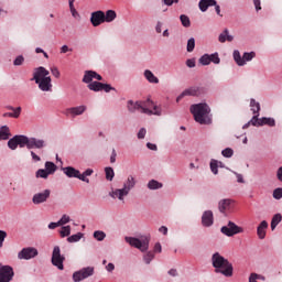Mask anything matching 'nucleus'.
<instances>
[{
    "label": "nucleus",
    "instance_id": "nucleus-1",
    "mask_svg": "<svg viewBox=\"0 0 282 282\" xmlns=\"http://www.w3.org/2000/svg\"><path fill=\"white\" fill-rule=\"evenodd\" d=\"M212 265L215 274H221V276H225L226 279H230L232 274H235V268L230 261L224 258V256H220L219 252H215L212 256Z\"/></svg>",
    "mask_w": 282,
    "mask_h": 282
},
{
    "label": "nucleus",
    "instance_id": "nucleus-2",
    "mask_svg": "<svg viewBox=\"0 0 282 282\" xmlns=\"http://www.w3.org/2000/svg\"><path fill=\"white\" fill-rule=\"evenodd\" d=\"M191 113L194 116L195 122L198 124H212L210 106L206 102L194 104L189 107Z\"/></svg>",
    "mask_w": 282,
    "mask_h": 282
},
{
    "label": "nucleus",
    "instance_id": "nucleus-3",
    "mask_svg": "<svg viewBox=\"0 0 282 282\" xmlns=\"http://www.w3.org/2000/svg\"><path fill=\"white\" fill-rule=\"evenodd\" d=\"M32 80L39 86L41 91H52V77L50 76V70L45 67L40 66L34 69Z\"/></svg>",
    "mask_w": 282,
    "mask_h": 282
},
{
    "label": "nucleus",
    "instance_id": "nucleus-4",
    "mask_svg": "<svg viewBox=\"0 0 282 282\" xmlns=\"http://www.w3.org/2000/svg\"><path fill=\"white\" fill-rule=\"evenodd\" d=\"M62 171L66 177H75L76 180H80V182H85L89 184V178L94 175V171L91 169H87L83 173L79 170L75 169L74 166H66L62 167Z\"/></svg>",
    "mask_w": 282,
    "mask_h": 282
},
{
    "label": "nucleus",
    "instance_id": "nucleus-5",
    "mask_svg": "<svg viewBox=\"0 0 282 282\" xmlns=\"http://www.w3.org/2000/svg\"><path fill=\"white\" fill-rule=\"evenodd\" d=\"M126 243H129L132 248H137L140 252H147L149 250V243L151 242V237L149 236H141L140 238L135 237H126Z\"/></svg>",
    "mask_w": 282,
    "mask_h": 282
},
{
    "label": "nucleus",
    "instance_id": "nucleus-6",
    "mask_svg": "<svg viewBox=\"0 0 282 282\" xmlns=\"http://www.w3.org/2000/svg\"><path fill=\"white\" fill-rule=\"evenodd\" d=\"M232 56L238 67H243L247 63H250V61H252V58L257 56V53H254L253 51L249 53L245 52L243 55L241 56V53L239 52V50H235L232 53Z\"/></svg>",
    "mask_w": 282,
    "mask_h": 282
},
{
    "label": "nucleus",
    "instance_id": "nucleus-7",
    "mask_svg": "<svg viewBox=\"0 0 282 282\" xmlns=\"http://www.w3.org/2000/svg\"><path fill=\"white\" fill-rule=\"evenodd\" d=\"M151 105H153V101L150 99H147L145 101H133L130 99L127 101V109L130 113H135L137 111L144 113V109Z\"/></svg>",
    "mask_w": 282,
    "mask_h": 282
},
{
    "label": "nucleus",
    "instance_id": "nucleus-8",
    "mask_svg": "<svg viewBox=\"0 0 282 282\" xmlns=\"http://www.w3.org/2000/svg\"><path fill=\"white\" fill-rule=\"evenodd\" d=\"M24 142L26 149L29 150L37 149V151H43V149L47 148V141L45 139H39L36 137L29 138L28 135H25Z\"/></svg>",
    "mask_w": 282,
    "mask_h": 282
},
{
    "label": "nucleus",
    "instance_id": "nucleus-9",
    "mask_svg": "<svg viewBox=\"0 0 282 282\" xmlns=\"http://www.w3.org/2000/svg\"><path fill=\"white\" fill-rule=\"evenodd\" d=\"M95 268L86 267L73 273V281L80 282L85 281V279H89V276H94Z\"/></svg>",
    "mask_w": 282,
    "mask_h": 282
},
{
    "label": "nucleus",
    "instance_id": "nucleus-10",
    "mask_svg": "<svg viewBox=\"0 0 282 282\" xmlns=\"http://www.w3.org/2000/svg\"><path fill=\"white\" fill-rule=\"evenodd\" d=\"M220 232L226 237H235V235H241L243 232V228L237 226V224L232 221H228L227 226H223Z\"/></svg>",
    "mask_w": 282,
    "mask_h": 282
},
{
    "label": "nucleus",
    "instance_id": "nucleus-11",
    "mask_svg": "<svg viewBox=\"0 0 282 282\" xmlns=\"http://www.w3.org/2000/svg\"><path fill=\"white\" fill-rule=\"evenodd\" d=\"M52 264L57 268V270H64V261H65V256L61 254V247L55 246L52 252Z\"/></svg>",
    "mask_w": 282,
    "mask_h": 282
},
{
    "label": "nucleus",
    "instance_id": "nucleus-12",
    "mask_svg": "<svg viewBox=\"0 0 282 282\" xmlns=\"http://www.w3.org/2000/svg\"><path fill=\"white\" fill-rule=\"evenodd\" d=\"M35 257H39V249L34 247H25L18 253L20 261H30V259H35Z\"/></svg>",
    "mask_w": 282,
    "mask_h": 282
},
{
    "label": "nucleus",
    "instance_id": "nucleus-13",
    "mask_svg": "<svg viewBox=\"0 0 282 282\" xmlns=\"http://www.w3.org/2000/svg\"><path fill=\"white\" fill-rule=\"evenodd\" d=\"M8 147L11 151H17V149L25 148V135L17 134L13 138L9 139Z\"/></svg>",
    "mask_w": 282,
    "mask_h": 282
},
{
    "label": "nucleus",
    "instance_id": "nucleus-14",
    "mask_svg": "<svg viewBox=\"0 0 282 282\" xmlns=\"http://www.w3.org/2000/svg\"><path fill=\"white\" fill-rule=\"evenodd\" d=\"M88 89H90V91H105L106 94H109V91H116V88L111 85L102 84L100 82L90 83L88 85Z\"/></svg>",
    "mask_w": 282,
    "mask_h": 282
},
{
    "label": "nucleus",
    "instance_id": "nucleus-15",
    "mask_svg": "<svg viewBox=\"0 0 282 282\" xmlns=\"http://www.w3.org/2000/svg\"><path fill=\"white\" fill-rule=\"evenodd\" d=\"M12 279H14V269L0 264V282H10Z\"/></svg>",
    "mask_w": 282,
    "mask_h": 282
},
{
    "label": "nucleus",
    "instance_id": "nucleus-16",
    "mask_svg": "<svg viewBox=\"0 0 282 282\" xmlns=\"http://www.w3.org/2000/svg\"><path fill=\"white\" fill-rule=\"evenodd\" d=\"M52 195V191L44 189L42 192L35 193L32 197V203L35 204V206H39L40 204H45L50 199V196Z\"/></svg>",
    "mask_w": 282,
    "mask_h": 282
},
{
    "label": "nucleus",
    "instance_id": "nucleus-17",
    "mask_svg": "<svg viewBox=\"0 0 282 282\" xmlns=\"http://www.w3.org/2000/svg\"><path fill=\"white\" fill-rule=\"evenodd\" d=\"M109 197H111V199H118L119 202H121V204H124V197H128V192L123 189V187L121 188H112L109 192Z\"/></svg>",
    "mask_w": 282,
    "mask_h": 282
},
{
    "label": "nucleus",
    "instance_id": "nucleus-18",
    "mask_svg": "<svg viewBox=\"0 0 282 282\" xmlns=\"http://www.w3.org/2000/svg\"><path fill=\"white\" fill-rule=\"evenodd\" d=\"M87 111V106L80 105L77 107H70L65 110V116H69L70 118H76L77 116H83Z\"/></svg>",
    "mask_w": 282,
    "mask_h": 282
},
{
    "label": "nucleus",
    "instance_id": "nucleus-19",
    "mask_svg": "<svg viewBox=\"0 0 282 282\" xmlns=\"http://www.w3.org/2000/svg\"><path fill=\"white\" fill-rule=\"evenodd\" d=\"M90 23L94 28H98V25H102L105 23V12L104 11H95L90 14Z\"/></svg>",
    "mask_w": 282,
    "mask_h": 282
},
{
    "label": "nucleus",
    "instance_id": "nucleus-20",
    "mask_svg": "<svg viewBox=\"0 0 282 282\" xmlns=\"http://www.w3.org/2000/svg\"><path fill=\"white\" fill-rule=\"evenodd\" d=\"M102 80V76L98 74L96 70H85L84 72V77H83V83L86 85L91 84V80Z\"/></svg>",
    "mask_w": 282,
    "mask_h": 282
},
{
    "label": "nucleus",
    "instance_id": "nucleus-21",
    "mask_svg": "<svg viewBox=\"0 0 282 282\" xmlns=\"http://www.w3.org/2000/svg\"><path fill=\"white\" fill-rule=\"evenodd\" d=\"M213 224H215L213 210H205L202 215V226H204V228H210Z\"/></svg>",
    "mask_w": 282,
    "mask_h": 282
},
{
    "label": "nucleus",
    "instance_id": "nucleus-22",
    "mask_svg": "<svg viewBox=\"0 0 282 282\" xmlns=\"http://www.w3.org/2000/svg\"><path fill=\"white\" fill-rule=\"evenodd\" d=\"M138 181L133 177V175H129L127 180L123 182L122 187L124 191L128 192V195L135 188Z\"/></svg>",
    "mask_w": 282,
    "mask_h": 282
},
{
    "label": "nucleus",
    "instance_id": "nucleus-23",
    "mask_svg": "<svg viewBox=\"0 0 282 282\" xmlns=\"http://www.w3.org/2000/svg\"><path fill=\"white\" fill-rule=\"evenodd\" d=\"M143 113L145 116H162V108L152 104L150 107L143 109Z\"/></svg>",
    "mask_w": 282,
    "mask_h": 282
},
{
    "label": "nucleus",
    "instance_id": "nucleus-24",
    "mask_svg": "<svg viewBox=\"0 0 282 282\" xmlns=\"http://www.w3.org/2000/svg\"><path fill=\"white\" fill-rule=\"evenodd\" d=\"M143 76L151 85H158L160 83V78H158V76H155L151 69H145L143 72Z\"/></svg>",
    "mask_w": 282,
    "mask_h": 282
},
{
    "label": "nucleus",
    "instance_id": "nucleus-25",
    "mask_svg": "<svg viewBox=\"0 0 282 282\" xmlns=\"http://www.w3.org/2000/svg\"><path fill=\"white\" fill-rule=\"evenodd\" d=\"M232 204V200L230 198H224L218 202V210L223 215H225L226 210H230V205Z\"/></svg>",
    "mask_w": 282,
    "mask_h": 282
},
{
    "label": "nucleus",
    "instance_id": "nucleus-26",
    "mask_svg": "<svg viewBox=\"0 0 282 282\" xmlns=\"http://www.w3.org/2000/svg\"><path fill=\"white\" fill-rule=\"evenodd\" d=\"M268 230V221L267 220H262L259 226L257 227V236L258 239H265V235Z\"/></svg>",
    "mask_w": 282,
    "mask_h": 282
},
{
    "label": "nucleus",
    "instance_id": "nucleus-27",
    "mask_svg": "<svg viewBox=\"0 0 282 282\" xmlns=\"http://www.w3.org/2000/svg\"><path fill=\"white\" fill-rule=\"evenodd\" d=\"M213 6H217V0H200L198 3L200 12H206Z\"/></svg>",
    "mask_w": 282,
    "mask_h": 282
},
{
    "label": "nucleus",
    "instance_id": "nucleus-28",
    "mask_svg": "<svg viewBox=\"0 0 282 282\" xmlns=\"http://www.w3.org/2000/svg\"><path fill=\"white\" fill-rule=\"evenodd\" d=\"M218 41L219 43H226V41L232 43V41H235V36L230 35V31H228V29H225L224 32L219 34Z\"/></svg>",
    "mask_w": 282,
    "mask_h": 282
},
{
    "label": "nucleus",
    "instance_id": "nucleus-29",
    "mask_svg": "<svg viewBox=\"0 0 282 282\" xmlns=\"http://www.w3.org/2000/svg\"><path fill=\"white\" fill-rule=\"evenodd\" d=\"M265 124H267V127H276V120H274V118H272V117L260 118L259 127H263Z\"/></svg>",
    "mask_w": 282,
    "mask_h": 282
},
{
    "label": "nucleus",
    "instance_id": "nucleus-30",
    "mask_svg": "<svg viewBox=\"0 0 282 282\" xmlns=\"http://www.w3.org/2000/svg\"><path fill=\"white\" fill-rule=\"evenodd\" d=\"M197 88H187L185 89L182 95L176 97V102H180L182 98H185V96H195L197 94Z\"/></svg>",
    "mask_w": 282,
    "mask_h": 282
},
{
    "label": "nucleus",
    "instance_id": "nucleus-31",
    "mask_svg": "<svg viewBox=\"0 0 282 282\" xmlns=\"http://www.w3.org/2000/svg\"><path fill=\"white\" fill-rule=\"evenodd\" d=\"M117 17L116 11L108 10L106 13H104V21L105 23H112V21H116Z\"/></svg>",
    "mask_w": 282,
    "mask_h": 282
},
{
    "label": "nucleus",
    "instance_id": "nucleus-32",
    "mask_svg": "<svg viewBox=\"0 0 282 282\" xmlns=\"http://www.w3.org/2000/svg\"><path fill=\"white\" fill-rule=\"evenodd\" d=\"M12 134L10 133V128L8 126H2L0 128V141L1 140H10V137Z\"/></svg>",
    "mask_w": 282,
    "mask_h": 282
},
{
    "label": "nucleus",
    "instance_id": "nucleus-33",
    "mask_svg": "<svg viewBox=\"0 0 282 282\" xmlns=\"http://www.w3.org/2000/svg\"><path fill=\"white\" fill-rule=\"evenodd\" d=\"M281 221H282V215L281 214L273 215V217L271 219V230L272 231L276 230V226H279V224H281Z\"/></svg>",
    "mask_w": 282,
    "mask_h": 282
},
{
    "label": "nucleus",
    "instance_id": "nucleus-34",
    "mask_svg": "<svg viewBox=\"0 0 282 282\" xmlns=\"http://www.w3.org/2000/svg\"><path fill=\"white\" fill-rule=\"evenodd\" d=\"M250 109L253 113V116H259V111H261V104H259L257 100L251 99L250 100Z\"/></svg>",
    "mask_w": 282,
    "mask_h": 282
},
{
    "label": "nucleus",
    "instance_id": "nucleus-35",
    "mask_svg": "<svg viewBox=\"0 0 282 282\" xmlns=\"http://www.w3.org/2000/svg\"><path fill=\"white\" fill-rule=\"evenodd\" d=\"M164 185L156 180H151L148 182V188L149 191H160Z\"/></svg>",
    "mask_w": 282,
    "mask_h": 282
},
{
    "label": "nucleus",
    "instance_id": "nucleus-36",
    "mask_svg": "<svg viewBox=\"0 0 282 282\" xmlns=\"http://www.w3.org/2000/svg\"><path fill=\"white\" fill-rule=\"evenodd\" d=\"M261 119H259V115H253V117L251 118V120L247 123L243 124L242 129H248V127H250V124H252V127H260L259 126V121Z\"/></svg>",
    "mask_w": 282,
    "mask_h": 282
},
{
    "label": "nucleus",
    "instance_id": "nucleus-37",
    "mask_svg": "<svg viewBox=\"0 0 282 282\" xmlns=\"http://www.w3.org/2000/svg\"><path fill=\"white\" fill-rule=\"evenodd\" d=\"M56 164L54 162L47 161L45 162V169L48 175H54L56 173Z\"/></svg>",
    "mask_w": 282,
    "mask_h": 282
},
{
    "label": "nucleus",
    "instance_id": "nucleus-38",
    "mask_svg": "<svg viewBox=\"0 0 282 282\" xmlns=\"http://www.w3.org/2000/svg\"><path fill=\"white\" fill-rule=\"evenodd\" d=\"M219 164H221V162H219L215 159L210 160L209 166H210V171H212V173H214V175H217L219 173V170H218Z\"/></svg>",
    "mask_w": 282,
    "mask_h": 282
},
{
    "label": "nucleus",
    "instance_id": "nucleus-39",
    "mask_svg": "<svg viewBox=\"0 0 282 282\" xmlns=\"http://www.w3.org/2000/svg\"><path fill=\"white\" fill-rule=\"evenodd\" d=\"M21 107H18L14 110H12L13 112L3 113V118H19L21 116Z\"/></svg>",
    "mask_w": 282,
    "mask_h": 282
},
{
    "label": "nucleus",
    "instance_id": "nucleus-40",
    "mask_svg": "<svg viewBox=\"0 0 282 282\" xmlns=\"http://www.w3.org/2000/svg\"><path fill=\"white\" fill-rule=\"evenodd\" d=\"M84 237L83 232H77L67 238L68 243H78Z\"/></svg>",
    "mask_w": 282,
    "mask_h": 282
},
{
    "label": "nucleus",
    "instance_id": "nucleus-41",
    "mask_svg": "<svg viewBox=\"0 0 282 282\" xmlns=\"http://www.w3.org/2000/svg\"><path fill=\"white\" fill-rule=\"evenodd\" d=\"M93 237L96 239V241H105L107 234H105L102 230H96L94 231Z\"/></svg>",
    "mask_w": 282,
    "mask_h": 282
},
{
    "label": "nucleus",
    "instance_id": "nucleus-42",
    "mask_svg": "<svg viewBox=\"0 0 282 282\" xmlns=\"http://www.w3.org/2000/svg\"><path fill=\"white\" fill-rule=\"evenodd\" d=\"M155 259V253H153V251H148L144 256H143V261L147 265H149L151 263V261H153Z\"/></svg>",
    "mask_w": 282,
    "mask_h": 282
},
{
    "label": "nucleus",
    "instance_id": "nucleus-43",
    "mask_svg": "<svg viewBox=\"0 0 282 282\" xmlns=\"http://www.w3.org/2000/svg\"><path fill=\"white\" fill-rule=\"evenodd\" d=\"M105 173H106V180H108V182H113V177H116L113 167H106Z\"/></svg>",
    "mask_w": 282,
    "mask_h": 282
},
{
    "label": "nucleus",
    "instance_id": "nucleus-44",
    "mask_svg": "<svg viewBox=\"0 0 282 282\" xmlns=\"http://www.w3.org/2000/svg\"><path fill=\"white\" fill-rule=\"evenodd\" d=\"M59 235L62 238L69 237V235H72V227L63 226L59 230Z\"/></svg>",
    "mask_w": 282,
    "mask_h": 282
},
{
    "label": "nucleus",
    "instance_id": "nucleus-45",
    "mask_svg": "<svg viewBox=\"0 0 282 282\" xmlns=\"http://www.w3.org/2000/svg\"><path fill=\"white\" fill-rule=\"evenodd\" d=\"M214 63V65H219L221 63V58H219V53L209 54V65Z\"/></svg>",
    "mask_w": 282,
    "mask_h": 282
},
{
    "label": "nucleus",
    "instance_id": "nucleus-46",
    "mask_svg": "<svg viewBox=\"0 0 282 282\" xmlns=\"http://www.w3.org/2000/svg\"><path fill=\"white\" fill-rule=\"evenodd\" d=\"M198 63L203 66L210 65V54H204L200 56Z\"/></svg>",
    "mask_w": 282,
    "mask_h": 282
},
{
    "label": "nucleus",
    "instance_id": "nucleus-47",
    "mask_svg": "<svg viewBox=\"0 0 282 282\" xmlns=\"http://www.w3.org/2000/svg\"><path fill=\"white\" fill-rule=\"evenodd\" d=\"M180 20H181L183 28H191V18H188V15L182 14L180 17Z\"/></svg>",
    "mask_w": 282,
    "mask_h": 282
},
{
    "label": "nucleus",
    "instance_id": "nucleus-48",
    "mask_svg": "<svg viewBox=\"0 0 282 282\" xmlns=\"http://www.w3.org/2000/svg\"><path fill=\"white\" fill-rule=\"evenodd\" d=\"M35 176L41 177L42 180H47V177H50V174L47 170L40 169L36 171Z\"/></svg>",
    "mask_w": 282,
    "mask_h": 282
},
{
    "label": "nucleus",
    "instance_id": "nucleus-49",
    "mask_svg": "<svg viewBox=\"0 0 282 282\" xmlns=\"http://www.w3.org/2000/svg\"><path fill=\"white\" fill-rule=\"evenodd\" d=\"M186 50H187L188 53L195 51V37H191V39L187 41Z\"/></svg>",
    "mask_w": 282,
    "mask_h": 282
},
{
    "label": "nucleus",
    "instance_id": "nucleus-50",
    "mask_svg": "<svg viewBox=\"0 0 282 282\" xmlns=\"http://www.w3.org/2000/svg\"><path fill=\"white\" fill-rule=\"evenodd\" d=\"M25 63V57H23V55H19L15 57V59L13 61V65L15 67H20L21 65H23Z\"/></svg>",
    "mask_w": 282,
    "mask_h": 282
},
{
    "label": "nucleus",
    "instance_id": "nucleus-51",
    "mask_svg": "<svg viewBox=\"0 0 282 282\" xmlns=\"http://www.w3.org/2000/svg\"><path fill=\"white\" fill-rule=\"evenodd\" d=\"M221 155L224 158H232V155H235V151L230 148H226L225 150L221 151Z\"/></svg>",
    "mask_w": 282,
    "mask_h": 282
},
{
    "label": "nucleus",
    "instance_id": "nucleus-52",
    "mask_svg": "<svg viewBox=\"0 0 282 282\" xmlns=\"http://www.w3.org/2000/svg\"><path fill=\"white\" fill-rule=\"evenodd\" d=\"M68 6H69V10H70V13H72V17L74 19H80V13H78V11L74 7V4H68Z\"/></svg>",
    "mask_w": 282,
    "mask_h": 282
},
{
    "label": "nucleus",
    "instance_id": "nucleus-53",
    "mask_svg": "<svg viewBox=\"0 0 282 282\" xmlns=\"http://www.w3.org/2000/svg\"><path fill=\"white\" fill-rule=\"evenodd\" d=\"M70 218L68 215H63L62 218L57 221L59 226H65V224H69Z\"/></svg>",
    "mask_w": 282,
    "mask_h": 282
},
{
    "label": "nucleus",
    "instance_id": "nucleus-54",
    "mask_svg": "<svg viewBox=\"0 0 282 282\" xmlns=\"http://www.w3.org/2000/svg\"><path fill=\"white\" fill-rule=\"evenodd\" d=\"M273 197L275 199H282V188L278 187L273 191Z\"/></svg>",
    "mask_w": 282,
    "mask_h": 282
},
{
    "label": "nucleus",
    "instance_id": "nucleus-55",
    "mask_svg": "<svg viewBox=\"0 0 282 282\" xmlns=\"http://www.w3.org/2000/svg\"><path fill=\"white\" fill-rule=\"evenodd\" d=\"M6 237H8V232L0 230V248H3V241H6Z\"/></svg>",
    "mask_w": 282,
    "mask_h": 282
},
{
    "label": "nucleus",
    "instance_id": "nucleus-56",
    "mask_svg": "<svg viewBox=\"0 0 282 282\" xmlns=\"http://www.w3.org/2000/svg\"><path fill=\"white\" fill-rule=\"evenodd\" d=\"M137 135H138L139 140H144V138L147 135V129L145 128H141Z\"/></svg>",
    "mask_w": 282,
    "mask_h": 282
},
{
    "label": "nucleus",
    "instance_id": "nucleus-57",
    "mask_svg": "<svg viewBox=\"0 0 282 282\" xmlns=\"http://www.w3.org/2000/svg\"><path fill=\"white\" fill-rule=\"evenodd\" d=\"M51 74H52L55 78H61V70H58V67H52V68H51Z\"/></svg>",
    "mask_w": 282,
    "mask_h": 282
},
{
    "label": "nucleus",
    "instance_id": "nucleus-58",
    "mask_svg": "<svg viewBox=\"0 0 282 282\" xmlns=\"http://www.w3.org/2000/svg\"><path fill=\"white\" fill-rule=\"evenodd\" d=\"M162 28H164V23L161 22V21H158V22H156V25H155V32H156V34H162Z\"/></svg>",
    "mask_w": 282,
    "mask_h": 282
},
{
    "label": "nucleus",
    "instance_id": "nucleus-59",
    "mask_svg": "<svg viewBox=\"0 0 282 282\" xmlns=\"http://www.w3.org/2000/svg\"><path fill=\"white\" fill-rule=\"evenodd\" d=\"M249 282H259V273H251L249 275Z\"/></svg>",
    "mask_w": 282,
    "mask_h": 282
},
{
    "label": "nucleus",
    "instance_id": "nucleus-60",
    "mask_svg": "<svg viewBox=\"0 0 282 282\" xmlns=\"http://www.w3.org/2000/svg\"><path fill=\"white\" fill-rule=\"evenodd\" d=\"M195 65H196L195 58H189L186 61V66L189 67L191 69H193Z\"/></svg>",
    "mask_w": 282,
    "mask_h": 282
},
{
    "label": "nucleus",
    "instance_id": "nucleus-61",
    "mask_svg": "<svg viewBox=\"0 0 282 282\" xmlns=\"http://www.w3.org/2000/svg\"><path fill=\"white\" fill-rule=\"evenodd\" d=\"M30 153L33 162H41V156H39L36 152L31 151Z\"/></svg>",
    "mask_w": 282,
    "mask_h": 282
},
{
    "label": "nucleus",
    "instance_id": "nucleus-62",
    "mask_svg": "<svg viewBox=\"0 0 282 282\" xmlns=\"http://www.w3.org/2000/svg\"><path fill=\"white\" fill-rule=\"evenodd\" d=\"M106 270L111 273L113 272V270H116V264H113L112 262H109L107 265H106Z\"/></svg>",
    "mask_w": 282,
    "mask_h": 282
},
{
    "label": "nucleus",
    "instance_id": "nucleus-63",
    "mask_svg": "<svg viewBox=\"0 0 282 282\" xmlns=\"http://www.w3.org/2000/svg\"><path fill=\"white\" fill-rule=\"evenodd\" d=\"M154 252L159 253L162 252V245L160 242H156L154 245Z\"/></svg>",
    "mask_w": 282,
    "mask_h": 282
},
{
    "label": "nucleus",
    "instance_id": "nucleus-64",
    "mask_svg": "<svg viewBox=\"0 0 282 282\" xmlns=\"http://www.w3.org/2000/svg\"><path fill=\"white\" fill-rule=\"evenodd\" d=\"M276 177H278L279 182H282V166L278 169Z\"/></svg>",
    "mask_w": 282,
    "mask_h": 282
}]
</instances>
